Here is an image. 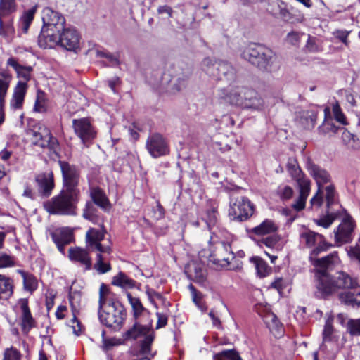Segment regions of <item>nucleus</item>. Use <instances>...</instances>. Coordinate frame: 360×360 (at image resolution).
<instances>
[{"label":"nucleus","mask_w":360,"mask_h":360,"mask_svg":"<svg viewBox=\"0 0 360 360\" xmlns=\"http://www.w3.org/2000/svg\"><path fill=\"white\" fill-rule=\"evenodd\" d=\"M98 317L108 328L119 330L126 319V312L121 303L114 298L105 284L99 289Z\"/></svg>","instance_id":"f257e3e1"},{"label":"nucleus","mask_w":360,"mask_h":360,"mask_svg":"<svg viewBox=\"0 0 360 360\" xmlns=\"http://www.w3.org/2000/svg\"><path fill=\"white\" fill-rule=\"evenodd\" d=\"M241 57L263 71L271 72L278 67L274 51L260 44L246 45L241 51Z\"/></svg>","instance_id":"f03ea898"},{"label":"nucleus","mask_w":360,"mask_h":360,"mask_svg":"<svg viewBox=\"0 0 360 360\" xmlns=\"http://www.w3.org/2000/svg\"><path fill=\"white\" fill-rule=\"evenodd\" d=\"M105 230L104 229L90 228L86 233V247L89 251H96L98 253L94 268L99 274H105L111 269L108 262H105L101 253L110 254L112 249L110 243H103L104 241Z\"/></svg>","instance_id":"7ed1b4c3"},{"label":"nucleus","mask_w":360,"mask_h":360,"mask_svg":"<svg viewBox=\"0 0 360 360\" xmlns=\"http://www.w3.org/2000/svg\"><path fill=\"white\" fill-rule=\"evenodd\" d=\"M80 195L81 193L62 188L60 193L46 202L44 207L50 214L75 215Z\"/></svg>","instance_id":"20e7f679"},{"label":"nucleus","mask_w":360,"mask_h":360,"mask_svg":"<svg viewBox=\"0 0 360 360\" xmlns=\"http://www.w3.org/2000/svg\"><path fill=\"white\" fill-rule=\"evenodd\" d=\"M307 169L310 175L314 179L318 186V191L314 196L310 200L311 207H320L323 202V197L326 198V186L323 184L330 181V176L328 172L309 160L307 163Z\"/></svg>","instance_id":"39448f33"},{"label":"nucleus","mask_w":360,"mask_h":360,"mask_svg":"<svg viewBox=\"0 0 360 360\" xmlns=\"http://www.w3.org/2000/svg\"><path fill=\"white\" fill-rule=\"evenodd\" d=\"M202 66L207 75L217 79L233 81L236 78L234 68L227 62H216L210 58H206L203 60Z\"/></svg>","instance_id":"423d86ee"},{"label":"nucleus","mask_w":360,"mask_h":360,"mask_svg":"<svg viewBox=\"0 0 360 360\" xmlns=\"http://www.w3.org/2000/svg\"><path fill=\"white\" fill-rule=\"evenodd\" d=\"M300 240L307 248H312L309 259L328 250L333 245L326 242L325 237L312 231H306L300 234Z\"/></svg>","instance_id":"0eeeda50"},{"label":"nucleus","mask_w":360,"mask_h":360,"mask_svg":"<svg viewBox=\"0 0 360 360\" xmlns=\"http://www.w3.org/2000/svg\"><path fill=\"white\" fill-rule=\"evenodd\" d=\"M29 134L31 136L32 144L43 148L56 149L58 141L52 136L49 129L44 124L39 123L34 125Z\"/></svg>","instance_id":"6e6552de"},{"label":"nucleus","mask_w":360,"mask_h":360,"mask_svg":"<svg viewBox=\"0 0 360 360\" xmlns=\"http://www.w3.org/2000/svg\"><path fill=\"white\" fill-rule=\"evenodd\" d=\"M63 176V189L81 193L79 188L80 171L75 165L65 161H59Z\"/></svg>","instance_id":"1a4fd4ad"},{"label":"nucleus","mask_w":360,"mask_h":360,"mask_svg":"<svg viewBox=\"0 0 360 360\" xmlns=\"http://www.w3.org/2000/svg\"><path fill=\"white\" fill-rule=\"evenodd\" d=\"M254 212V205L248 198L236 199L230 205L229 216L231 220L244 221L248 219Z\"/></svg>","instance_id":"9d476101"},{"label":"nucleus","mask_w":360,"mask_h":360,"mask_svg":"<svg viewBox=\"0 0 360 360\" xmlns=\"http://www.w3.org/2000/svg\"><path fill=\"white\" fill-rule=\"evenodd\" d=\"M234 258L235 255L230 244L221 241L216 244L214 250L210 255L209 261L222 268L232 269L229 266Z\"/></svg>","instance_id":"9b49d317"},{"label":"nucleus","mask_w":360,"mask_h":360,"mask_svg":"<svg viewBox=\"0 0 360 360\" xmlns=\"http://www.w3.org/2000/svg\"><path fill=\"white\" fill-rule=\"evenodd\" d=\"M316 295L326 298L338 292L335 275L315 272Z\"/></svg>","instance_id":"f8f14e48"},{"label":"nucleus","mask_w":360,"mask_h":360,"mask_svg":"<svg viewBox=\"0 0 360 360\" xmlns=\"http://www.w3.org/2000/svg\"><path fill=\"white\" fill-rule=\"evenodd\" d=\"M72 127L83 144L88 146L96 136V131L88 118L74 119Z\"/></svg>","instance_id":"ddd939ff"},{"label":"nucleus","mask_w":360,"mask_h":360,"mask_svg":"<svg viewBox=\"0 0 360 360\" xmlns=\"http://www.w3.org/2000/svg\"><path fill=\"white\" fill-rule=\"evenodd\" d=\"M326 201L328 207L327 214L315 219L314 221L318 226L328 229L338 217V212H332L330 210L331 206L336 205V193L334 186L331 184L326 188Z\"/></svg>","instance_id":"4468645a"},{"label":"nucleus","mask_w":360,"mask_h":360,"mask_svg":"<svg viewBox=\"0 0 360 360\" xmlns=\"http://www.w3.org/2000/svg\"><path fill=\"white\" fill-rule=\"evenodd\" d=\"M43 27L44 30L57 31L60 32L64 28L65 19L60 13L53 11L49 7L42 11Z\"/></svg>","instance_id":"2eb2a0df"},{"label":"nucleus","mask_w":360,"mask_h":360,"mask_svg":"<svg viewBox=\"0 0 360 360\" xmlns=\"http://www.w3.org/2000/svg\"><path fill=\"white\" fill-rule=\"evenodd\" d=\"M355 221L350 216H345L334 231L335 243L338 245L349 243L354 238Z\"/></svg>","instance_id":"dca6fc26"},{"label":"nucleus","mask_w":360,"mask_h":360,"mask_svg":"<svg viewBox=\"0 0 360 360\" xmlns=\"http://www.w3.org/2000/svg\"><path fill=\"white\" fill-rule=\"evenodd\" d=\"M241 93H243L244 98H239L238 96H234L233 98L236 105L254 110L262 108L264 101L255 90L244 86V90Z\"/></svg>","instance_id":"f3484780"},{"label":"nucleus","mask_w":360,"mask_h":360,"mask_svg":"<svg viewBox=\"0 0 360 360\" xmlns=\"http://www.w3.org/2000/svg\"><path fill=\"white\" fill-rule=\"evenodd\" d=\"M146 147L149 154L155 158L169 153V146L165 139L158 133L153 134L148 137Z\"/></svg>","instance_id":"a211bd4d"},{"label":"nucleus","mask_w":360,"mask_h":360,"mask_svg":"<svg viewBox=\"0 0 360 360\" xmlns=\"http://www.w3.org/2000/svg\"><path fill=\"white\" fill-rule=\"evenodd\" d=\"M316 257L314 256L313 258L309 259V261L315 268L314 272L317 273H328V270L333 269L340 262L337 251H334L321 258H317Z\"/></svg>","instance_id":"6ab92c4d"},{"label":"nucleus","mask_w":360,"mask_h":360,"mask_svg":"<svg viewBox=\"0 0 360 360\" xmlns=\"http://www.w3.org/2000/svg\"><path fill=\"white\" fill-rule=\"evenodd\" d=\"M18 304L21 312V330L24 334L27 335L33 328L36 327L37 322L31 314L27 299H20Z\"/></svg>","instance_id":"aec40b11"},{"label":"nucleus","mask_w":360,"mask_h":360,"mask_svg":"<svg viewBox=\"0 0 360 360\" xmlns=\"http://www.w3.org/2000/svg\"><path fill=\"white\" fill-rule=\"evenodd\" d=\"M59 34V45L68 51H75L79 47V36L74 28H63Z\"/></svg>","instance_id":"412c9836"},{"label":"nucleus","mask_w":360,"mask_h":360,"mask_svg":"<svg viewBox=\"0 0 360 360\" xmlns=\"http://www.w3.org/2000/svg\"><path fill=\"white\" fill-rule=\"evenodd\" d=\"M28 85L25 82L19 81L13 89L11 98L9 101V108L15 111L22 110Z\"/></svg>","instance_id":"4be33fe9"},{"label":"nucleus","mask_w":360,"mask_h":360,"mask_svg":"<svg viewBox=\"0 0 360 360\" xmlns=\"http://www.w3.org/2000/svg\"><path fill=\"white\" fill-rule=\"evenodd\" d=\"M37 191L43 197H49L54 188V179L52 172L39 174L35 177Z\"/></svg>","instance_id":"5701e85b"},{"label":"nucleus","mask_w":360,"mask_h":360,"mask_svg":"<svg viewBox=\"0 0 360 360\" xmlns=\"http://www.w3.org/2000/svg\"><path fill=\"white\" fill-rule=\"evenodd\" d=\"M51 236L58 250L64 254L65 246L70 244L73 240L72 232L67 228H62L51 233Z\"/></svg>","instance_id":"b1692460"},{"label":"nucleus","mask_w":360,"mask_h":360,"mask_svg":"<svg viewBox=\"0 0 360 360\" xmlns=\"http://www.w3.org/2000/svg\"><path fill=\"white\" fill-rule=\"evenodd\" d=\"M337 290H355L359 287V282L356 278L351 276L345 271H338L335 275Z\"/></svg>","instance_id":"393cba45"},{"label":"nucleus","mask_w":360,"mask_h":360,"mask_svg":"<svg viewBox=\"0 0 360 360\" xmlns=\"http://www.w3.org/2000/svg\"><path fill=\"white\" fill-rule=\"evenodd\" d=\"M57 31L44 30L41 29L38 37V44L43 49H52L59 45V34Z\"/></svg>","instance_id":"a878e982"},{"label":"nucleus","mask_w":360,"mask_h":360,"mask_svg":"<svg viewBox=\"0 0 360 360\" xmlns=\"http://www.w3.org/2000/svg\"><path fill=\"white\" fill-rule=\"evenodd\" d=\"M287 170L290 176L297 182V185L311 183L310 180L305 176L298 162L295 158H289L287 163Z\"/></svg>","instance_id":"bb28decb"},{"label":"nucleus","mask_w":360,"mask_h":360,"mask_svg":"<svg viewBox=\"0 0 360 360\" xmlns=\"http://www.w3.org/2000/svg\"><path fill=\"white\" fill-rule=\"evenodd\" d=\"M69 258L70 260L79 262L89 269L91 266V259L87 250L81 248H71L69 249Z\"/></svg>","instance_id":"cd10ccee"},{"label":"nucleus","mask_w":360,"mask_h":360,"mask_svg":"<svg viewBox=\"0 0 360 360\" xmlns=\"http://www.w3.org/2000/svg\"><path fill=\"white\" fill-rule=\"evenodd\" d=\"M299 188V195L292 204V207L296 212L302 211L304 209L307 199L311 190V183L297 185Z\"/></svg>","instance_id":"c85d7f7f"},{"label":"nucleus","mask_w":360,"mask_h":360,"mask_svg":"<svg viewBox=\"0 0 360 360\" xmlns=\"http://www.w3.org/2000/svg\"><path fill=\"white\" fill-rule=\"evenodd\" d=\"M317 113L315 108L302 110L300 112L299 122L304 129H311L316 124Z\"/></svg>","instance_id":"c756f323"},{"label":"nucleus","mask_w":360,"mask_h":360,"mask_svg":"<svg viewBox=\"0 0 360 360\" xmlns=\"http://www.w3.org/2000/svg\"><path fill=\"white\" fill-rule=\"evenodd\" d=\"M278 229V226L271 219H266L258 226L252 228L250 232L257 236L273 234Z\"/></svg>","instance_id":"7c9ffc66"},{"label":"nucleus","mask_w":360,"mask_h":360,"mask_svg":"<svg viewBox=\"0 0 360 360\" xmlns=\"http://www.w3.org/2000/svg\"><path fill=\"white\" fill-rule=\"evenodd\" d=\"M323 346L326 347V344L334 345L338 342L339 337L336 335V331L333 326V318H328L325 323L323 330Z\"/></svg>","instance_id":"2f4dec72"},{"label":"nucleus","mask_w":360,"mask_h":360,"mask_svg":"<svg viewBox=\"0 0 360 360\" xmlns=\"http://www.w3.org/2000/svg\"><path fill=\"white\" fill-rule=\"evenodd\" d=\"M6 64L12 67L15 70L18 77L25 79L24 82L27 83V82L30 80L31 72L33 70L31 66H24L19 64L18 60L13 57L9 58Z\"/></svg>","instance_id":"473e14b6"},{"label":"nucleus","mask_w":360,"mask_h":360,"mask_svg":"<svg viewBox=\"0 0 360 360\" xmlns=\"http://www.w3.org/2000/svg\"><path fill=\"white\" fill-rule=\"evenodd\" d=\"M90 196L93 200L92 202L99 206L104 210L110 209V202L104 192L98 187L90 188Z\"/></svg>","instance_id":"72a5a7b5"},{"label":"nucleus","mask_w":360,"mask_h":360,"mask_svg":"<svg viewBox=\"0 0 360 360\" xmlns=\"http://www.w3.org/2000/svg\"><path fill=\"white\" fill-rule=\"evenodd\" d=\"M188 276L196 283H202L206 279L205 271L200 264L191 262L188 266Z\"/></svg>","instance_id":"f704fd0d"},{"label":"nucleus","mask_w":360,"mask_h":360,"mask_svg":"<svg viewBox=\"0 0 360 360\" xmlns=\"http://www.w3.org/2000/svg\"><path fill=\"white\" fill-rule=\"evenodd\" d=\"M13 293V281L10 277L0 274V300H8Z\"/></svg>","instance_id":"c9c22d12"},{"label":"nucleus","mask_w":360,"mask_h":360,"mask_svg":"<svg viewBox=\"0 0 360 360\" xmlns=\"http://www.w3.org/2000/svg\"><path fill=\"white\" fill-rule=\"evenodd\" d=\"M112 284L127 290L135 288L136 281L120 271L112 278Z\"/></svg>","instance_id":"e433bc0d"},{"label":"nucleus","mask_w":360,"mask_h":360,"mask_svg":"<svg viewBox=\"0 0 360 360\" xmlns=\"http://www.w3.org/2000/svg\"><path fill=\"white\" fill-rule=\"evenodd\" d=\"M150 330V328L147 326H143L136 323L134 326L128 330L124 334V339L135 340L139 337L145 336Z\"/></svg>","instance_id":"4c0bfd02"},{"label":"nucleus","mask_w":360,"mask_h":360,"mask_svg":"<svg viewBox=\"0 0 360 360\" xmlns=\"http://www.w3.org/2000/svg\"><path fill=\"white\" fill-rule=\"evenodd\" d=\"M37 6L23 12L20 19V26L23 33H27L37 12Z\"/></svg>","instance_id":"58836bf2"},{"label":"nucleus","mask_w":360,"mask_h":360,"mask_svg":"<svg viewBox=\"0 0 360 360\" xmlns=\"http://www.w3.org/2000/svg\"><path fill=\"white\" fill-rule=\"evenodd\" d=\"M250 262L255 265L257 274L259 277H266L271 273V268L262 258L254 257L250 258Z\"/></svg>","instance_id":"ea45409f"},{"label":"nucleus","mask_w":360,"mask_h":360,"mask_svg":"<svg viewBox=\"0 0 360 360\" xmlns=\"http://www.w3.org/2000/svg\"><path fill=\"white\" fill-rule=\"evenodd\" d=\"M4 18L0 17V36L10 40L15 33L13 20L10 18L6 20H4Z\"/></svg>","instance_id":"a19ab883"},{"label":"nucleus","mask_w":360,"mask_h":360,"mask_svg":"<svg viewBox=\"0 0 360 360\" xmlns=\"http://www.w3.org/2000/svg\"><path fill=\"white\" fill-rule=\"evenodd\" d=\"M17 272L22 277L24 288L27 291L32 292L37 288V280L32 274L27 273L21 269H18Z\"/></svg>","instance_id":"79ce46f5"},{"label":"nucleus","mask_w":360,"mask_h":360,"mask_svg":"<svg viewBox=\"0 0 360 360\" xmlns=\"http://www.w3.org/2000/svg\"><path fill=\"white\" fill-rule=\"evenodd\" d=\"M16 10L15 0H0V17L9 18Z\"/></svg>","instance_id":"37998d69"},{"label":"nucleus","mask_w":360,"mask_h":360,"mask_svg":"<svg viewBox=\"0 0 360 360\" xmlns=\"http://www.w3.org/2000/svg\"><path fill=\"white\" fill-rule=\"evenodd\" d=\"M325 120L323 121L321 126L319 127V130L321 133L326 134L333 133L335 134L338 129V127L335 126L331 119H327V116L330 115V109L326 108L324 109Z\"/></svg>","instance_id":"c03bdc74"},{"label":"nucleus","mask_w":360,"mask_h":360,"mask_svg":"<svg viewBox=\"0 0 360 360\" xmlns=\"http://www.w3.org/2000/svg\"><path fill=\"white\" fill-rule=\"evenodd\" d=\"M340 300L346 304L353 307L360 306V293H354L350 291H345L339 295Z\"/></svg>","instance_id":"a18cd8bd"},{"label":"nucleus","mask_w":360,"mask_h":360,"mask_svg":"<svg viewBox=\"0 0 360 360\" xmlns=\"http://www.w3.org/2000/svg\"><path fill=\"white\" fill-rule=\"evenodd\" d=\"M11 77L2 75L0 77V104H5L6 96L9 88Z\"/></svg>","instance_id":"49530a36"},{"label":"nucleus","mask_w":360,"mask_h":360,"mask_svg":"<svg viewBox=\"0 0 360 360\" xmlns=\"http://www.w3.org/2000/svg\"><path fill=\"white\" fill-rule=\"evenodd\" d=\"M96 211L97 209L96 208L94 203L91 201H88L83 210L82 216L84 219L95 223L98 219Z\"/></svg>","instance_id":"de8ad7c7"},{"label":"nucleus","mask_w":360,"mask_h":360,"mask_svg":"<svg viewBox=\"0 0 360 360\" xmlns=\"http://www.w3.org/2000/svg\"><path fill=\"white\" fill-rule=\"evenodd\" d=\"M127 297L132 307L134 316L138 317L145 309L142 303L139 298L133 297L130 292H127Z\"/></svg>","instance_id":"09e8293b"},{"label":"nucleus","mask_w":360,"mask_h":360,"mask_svg":"<svg viewBox=\"0 0 360 360\" xmlns=\"http://www.w3.org/2000/svg\"><path fill=\"white\" fill-rule=\"evenodd\" d=\"M346 330L352 336H360V318L349 319L346 324Z\"/></svg>","instance_id":"8fccbe9b"},{"label":"nucleus","mask_w":360,"mask_h":360,"mask_svg":"<svg viewBox=\"0 0 360 360\" xmlns=\"http://www.w3.org/2000/svg\"><path fill=\"white\" fill-rule=\"evenodd\" d=\"M217 360H242L238 352L234 350H224L214 355Z\"/></svg>","instance_id":"3c124183"},{"label":"nucleus","mask_w":360,"mask_h":360,"mask_svg":"<svg viewBox=\"0 0 360 360\" xmlns=\"http://www.w3.org/2000/svg\"><path fill=\"white\" fill-rule=\"evenodd\" d=\"M305 49L307 52L319 53L322 51V47L318 43V39L316 37L309 35Z\"/></svg>","instance_id":"603ef678"},{"label":"nucleus","mask_w":360,"mask_h":360,"mask_svg":"<svg viewBox=\"0 0 360 360\" xmlns=\"http://www.w3.org/2000/svg\"><path fill=\"white\" fill-rule=\"evenodd\" d=\"M293 189L288 185H281L278 187L277 194L282 200H290L293 195Z\"/></svg>","instance_id":"864d4df0"},{"label":"nucleus","mask_w":360,"mask_h":360,"mask_svg":"<svg viewBox=\"0 0 360 360\" xmlns=\"http://www.w3.org/2000/svg\"><path fill=\"white\" fill-rule=\"evenodd\" d=\"M15 266V257L7 253L0 252V269L13 267Z\"/></svg>","instance_id":"5fc2aeb1"},{"label":"nucleus","mask_w":360,"mask_h":360,"mask_svg":"<svg viewBox=\"0 0 360 360\" xmlns=\"http://www.w3.org/2000/svg\"><path fill=\"white\" fill-rule=\"evenodd\" d=\"M244 90V86H236L231 87L229 90V93L226 95V99L232 105H235L236 103L233 101V98L234 96H238V97L244 98L243 93H241L242 91Z\"/></svg>","instance_id":"6e6d98bb"},{"label":"nucleus","mask_w":360,"mask_h":360,"mask_svg":"<svg viewBox=\"0 0 360 360\" xmlns=\"http://www.w3.org/2000/svg\"><path fill=\"white\" fill-rule=\"evenodd\" d=\"M154 340L153 332H149L144 336V339L141 344V351L143 354H148L150 351V346Z\"/></svg>","instance_id":"4d7b16f0"},{"label":"nucleus","mask_w":360,"mask_h":360,"mask_svg":"<svg viewBox=\"0 0 360 360\" xmlns=\"http://www.w3.org/2000/svg\"><path fill=\"white\" fill-rule=\"evenodd\" d=\"M21 354L15 347L6 349L4 353V360H20Z\"/></svg>","instance_id":"13d9d810"},{"label":"nucleus","mask_w":360,"mask_h":360,"mask_svg":"<svg viewBox=\"0 0 360 360\" xmlns=\"http://www.w3.org/2000/svg\"><path fill=\"white\" fill-rule=\"evenodd\" d=\"M333 112L336 121L342 124H347L345 116L342 112L340 106L338 103L333 105Z\"/></svg>","instance_id":"bf43d9fd"},{"label":"nucleus","mask_w":360,"mask_h":360,"mask_svg":"<svg viewBox=\"0 0 360 360\" xmlns=\"http://www.w3.org/2000/svg\"><path fill=\"white\" fill-rule=\"evenodd\" d=\"M350 32L345 30H336L333 32V34L340 41H342L345 46H348L349 41L348 40V36Z\"/></svg>","instance_id":"052dcab7"},{"label":"nucleus","mask_w":360,"mask_h":360,"mask_svg":"<svg viewBox=\"0 0 360 360\" xmlns=\"http://www.w3.org/2000/svg\"><path fill=\"white\" fill-rule=\"evenodd\" d=\"M218 214L216 210L214 208L209 210L206 213V222L209 228L214 226L217 221Z\"/></svg>","instance_id":"680f3d73"},{"label":"nucleus","mask_w":360,"mask_h":360,"mask_svg":"<svg viewBox=\"0 0 360 360\" xmlns=\"http://www.w3.org/2000/svg\"><path fill=\"white\" fill-rule=\"evenodd\" d=\"M269 329L276 338L281 337L283 333L282 324L278 319L269 326Z\"/></svg>","instance_id":"e2e57ef3"},{"label":"nucleus","mask_w":360,"mask_h":360,"mask_svg":"<svg viewBox=\"0 0 360 360\" xmlns=\"http://www.w3.org/2000/svg\"><path fill=\"white\" fill-rule=\"evenodd\" d=\"M186 86V79L184 78H178L176 82L173 84L171 92L173 94H176L183 89H184Z\"/></svg>","instance_id":"0e129e2a"},{"label":"nucleus","mask_w":360,"mask_h":360,"mask_svg":"<svg viewBox=\"0 0 360 360\" xmlns=\"http://www.w3.org/2000/svg\"><path fill=\"white\" fill-rule=\"evenodd\" d=\"M301 34L297 32H291L288 34L286 41L292 45H297L300 42Z\"/></svg>","instance_id":"69168bd1"},{"label":"nucleus","mask_w":360,"mask_h":360,"mask_svg":"<svg viewBox=\"0 0 360 360\" xmlns=\"http://www.w3.org/2000/svg\"><path fill=\"white\" fill-rule=\"evenodd\" d=\"M121 343L120 340L115 338L103 339V348L108 351L110 350L113 346L118 345Z\"/></svg>","instance_id":"338daca9"},{"label":"nucleus","mask_w":360,"mask_h":360,"mask_svg":"<svg viewBox=\"0 0 360 360\" xmlns=\"http://www.w3.org/2000/svg\"><path fill=\"white\" fill-rule=\"evenodd\" d=\"M286 282L282 278H276L271 283V287L277 290L280 293L285 288Z\"/></svg>","instance_id":"774afa93"}]
</instances>
